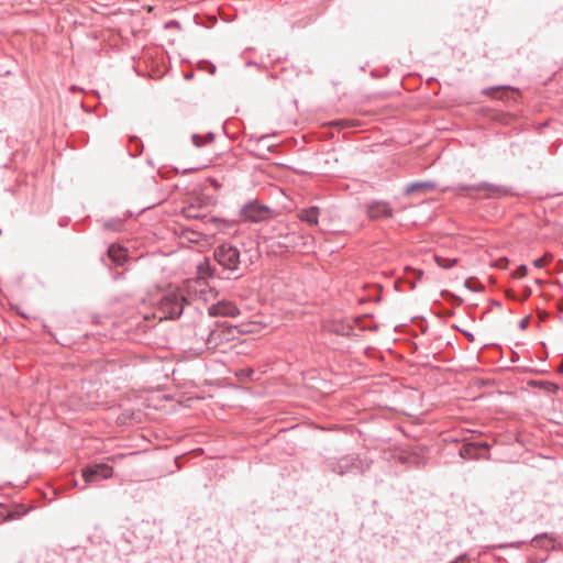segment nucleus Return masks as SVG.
Returning a JSON list of instances; mask_svg holds the SVG:
<instances>
[{"instance_id": "obj_6", "label": "nucleus", "mask_w": 563, "mask_h": 563, "mask_svg": "<svg viewBox=\"0 0 563 563\" xmlns=\"http://www.w3.org/2000/svg\"><path fill=\"white\" fill-rule=\"evenodd\" d=\"M113 474L112 466L108 464H93L88 465L82 470V477L86 484L93 483L99 478H110Z\"/></svg>"}, {"instance_id": "obj_15", "label": "nucleus", "mask_w": 563, "mask_h": 563, "mask_svg": "<svg viewBox=\"0 0 563 563\" xmlns=\"http://www.w3.org/2000/svg\"><path fill=\"white\" fill-rule=\"evenodd\" d=\"M555 539L552 536L542 533L532 539V544L539 549L553 550Z\"/></svg>"}, {"instance_id": "obj_27", "label": "nucleus", "mask_w": 563, "mask_h": 563, "mask_svg": "<svg viewBox=\"0 0 563 563\" xmlns=\"http://www.w3.org/2000/svg\"><path fill=\"white\" fill-rule=\"evenodd\" d=\"M499 267H505L506 265H504V262H500V264H498Z\"/></svg>"}, {"instance_id": "obj_26", "label": "nucleus", "mask_w": 563, "mask_h": 563, "mask_svg": "<svg viewBox=\"0 0 563 563\" xmlns=\"http://www.w3.org/2000/svg\"><path fill=\"white\" fill-rule=\"evenodd\" d=\"M499 262H504V265H507L508 263L507 258H501Z\"/></svg>"}, {"instance_id": "obj_8", "label": "nucleus", "mask_w": 563, "mask_h": 563, "mask_svg": "<svg viewBox=\"0 0 563 563\" xmlns=\"http://www.w3.org/2000/svg\"><path fill=\"white\" fill-rule=\"evenodd\" d=\"M367 216L372 220H380L393 217V209L388 202L374 201L367 207Z\"/></svg>"}, {"instance_id": "obj_11", "label": "nucleus", "mask_w": 563, "mask_h": 563, "mask_svg": "<svg viewBox=\"0 0 563 563\" xmlns=\"http://www.w3.org/2000/svg\"><path fill=\"white\" fill-rule=\"evenodd\" d=\"M483 450H488V445L486 443H466L460 449V455L463 459L474 460L481 456L479 451Z\"/></svg>"}, {"instance_id": "obj_10", "label": "nucleus", "mask_w": 563, "mask_h": 563, "mask_svg": "<svg viewBox=\"0 0 563 563\" xmlns=\"http://www.w3.org/2000/svg\"><path fill=\"white\" fill-rule=\"evenodd\" d=\"M207 286L208 285H207V282L205 280V278L199 277L196 279L187 280L184 285V288L180 289L179 291H183V294L187 292V295L189 297V298H187V301H188L189 299H192L196 296L202 297L205 295Z\"/></svg>"}, {"instance_id": "obj_3", "label": "nucleus", "mask_w": 563, "mask_h": 563, "mask_svg": "<svg viewBox=\"0 0 563 563\" xmlns=\"http://www.w3.org/2000/svg\"><path fill=\"white\" fill-rule=\"evenodd\" d=\"M187 297L183 291H170L166 294L159 301L158 311L161 319H177L184 311Z\"/></svg>"}, {"instance_id": "obj_13", "label": "nucleus", "mask_w": 563, "mask_h": 563, "mask_svg": "<svg viewBox=\"0 0 563 563\" xmlns=\"http://www.w3.org/2000/svg\"><path fill=\"white\" fill-rule=\"evenodd\" d=\"M20 506L11 507L5 504H0V523L5 520H14L21 518L24 512L19 511Z\"/></svg>"}, {"instance_id": "obj_14", "label": "nucleus", "mask_w": 563, "mask_h": 563, "mask_svg": "<svg viewBox=\"0 0 563 563\" xmlns=\"http://www.w3.org/2000/svg\"><path fill=\"white\" fill-rule=\"evenodd\" d=\"M298 218L308 223L309 225H317L318 224V218H319V208L318 207H310L307 209H302L298 213Z\"/></svg>"}, {"instance_id": "obj_19", "label": "nucleus", "mask_w": 563, "mask_h": 563, "mask_svg": "<svg viewBox=\"0 0 563 563\" xmlns=\"http://www.w3.org/2000/svg\"><path fill=\"white\" fill-rule=\"evenodd\" d=\"M220 342V333L217 330H211L208 339H207V345L209 349L216 347Z\"/></svg>"}, {"instance_id": "obj_17", "label": "nucleus", "mask_w": 563, "mask_h": 563, "mask_svg": "<svg viewBox=\"0 0 563 563\" xmlns=\"http://www.w3.org/2000/svg\"><path fill=\"white\" fill-rule=\"evenodd\" d=\"M108 255L115 264L122 265L126 258V250L119 245L112 244L108 249Z\"/></svg>"}, {"instance_id": "obj_21", "label": "nucleus", "mask_w": 563, "mask_h": 563, "mask_svg": "<svg viewBox=\"0 0 563 563\" xmlns=\"http://www.w3.org/2000/svg\"><path fill=\"white\" fill-rule=\"evenodd\" d=\"M552 260V255L545 254L543 257L537 258L533 261V265L537 268H542L547 265L549 261Z\"/></svg>"}, {"instance_id": "obj_16", "label": "nucleus", "mask_w": 563, "mask_h": 563, "mask_svg": "<svg viewBox=\"0 0 563 563\" xmlns=\"http://www.w3.org/2000/svg\"><path fill=\"white\" fill-rule=\"evenodd\" d=\"M483 93L489 97L505 99L508 98L509 93H515L514 89L510 87H489L483 90Z\"/></svg>"}, {"instance_id": "obj_9", "label": "nucleus", "mask_w": 563, "mask_h": 563, "mask_svg": "<svg viewBox=\"0 0 563 563\" xmlns=\"http://www.w3.org/2000/svg\"><path fill=\"white\" fill-rule=\"evenodd\" d=\"M210 316L238 317L240 309L231 301H220L209 307Z\"/></svg>"}, {"instance_id": "obj_5", "label": "nucleus", "mask_w": 563, "mask_h": 563, "mask_svg": "<svg viewBox=\"0 0 563 563\" xmlns=\"http://www.w3.org/2000/svg\"><path fill=\"white\" fill-rule=\"evenodd\" d=\"M240 214L246 221L262 222L269 218L271 210L266 206L251 201L241 209Z\"/></svg>"}, {"instance_id": "obj_23", "label": "nucleus", "mask_w": 563, "mask_h": 563, "mask_svg": "<svg viewBox=\"0 0 563 563\" xmlns=\"http://www.w3.org/2000/svg\"><path fill=\"white\" fill-rule=\"evenodd\" d=\"M201 64H205L206 65V69L211 74V75H214L216 74V66L209 62H202Z\"/></svg>"}, {"instance_id": "obj_1", "label": "nucleus", "mask_w": 563, "mask_h": 563, "mask_svg": "<svg viewBox=\"0 0 563 563\" xmlns=\"http://www.w3.org/2000/svg\"><path fill=\"white\" fill-rule=\"evenodd\" d=\"M209 203H212L211 198H207L206 200L196 198L194 202L184 208V216L188 219H206V229L211 234H214L216 232H227L232 229L235 224L234 221L214 217L207 218L205 213L200 212L201 207Z\"/></svg>"}, {"instance_id": "obj_2", "label": "nucleus", "mask_w": 563, "mask_h": 563, "mask_svg": "<svg viewBox=\"0 0 563 563\" xmlns=\"http://www.w3.org/2000/svg\"><path fill=\"white\" fill-rule=\"evenodd\" d=\"M453 191L457 195H465L472 198L479 197V194H483V197L485 198H497L508 194V189L506 187L489 183H479L476 185H459L453 188Z\"/></svg>"}, {"instance_id": "obj_7", "label": "nucleus", "mask_w": 563, "mask_h": 563, "mask_svg": "<svg viewBox=\"0 0 563 563\" xmlns=\"http://www.w3.org/2000/svg\"><path fill=\"white\" fill-rule=\"evenodd\" d=\"M331 471L340 476L349 473L361 472V462L352 456L346 455L331 464Z\"/></svg>"}, {"instance_id": "obj_12", "label": "nucleus", "mask_w": 563, "mask_h": 563, "mask_svg": "<svg viewBox=\"0 0 563 563\" xmlns=\"http://www.w3.org/2000/svg\"><path fill=\"white\" fill-rule=\"evenodd\" d=\"M437 185L434 181L431 180H424V181H415L406 186L405 188V195H415L418 192L427 194L430 191H433L435 189Z\"/></svg>"}, {"instance_id": "obj_20", "label": "nucleus", "mask_w": 563, "mask_h": 563, "mask_svg": "<svg viewBox=\"0 0 563 563\" xmlns=\"http://www.w3.org/2000/svg\"><path fill=\"white\" fill-rule=\"evenodd\" d=\"M435 262L442 268H450L456 263V260L455 258H446V257H442V256H435Z\"/></svg>"}, {"instance_id": "obj_25", "label": "nucleus", "mask_w": 563, "mask_h": 563, "mask_svg": "<svg viewBox=\"0 0 563 563\" xmlns=\"http://www.w3.org/2000/svg\"><path fill=\"white\" fill-rule=\"evenodd\" d=\"M464 334L470 339V340H474V336L473 334L468 333V332H464Z\"/></svg>"}, {"instance_id": "obj_24", "label": "nucleus", "mask_w": 563, "mask_h": 563, "mask_svg": "<svg viewBox=\"0 0 563 563\" xmlns=\"http://www.w3.org/2000/svg\"><path fill=\"white\" fill-rule=\"evenodd\" d=\"M528 325V319H523L521 322H520V328L521 329H526Z\"/></svg>"}, {"instance_id": "obj_22", "label": "nucleus", "mask_w": 563, "mask_h": 563, "mask_svg": "<svg viewBox=\"0 0 563 563\" xmlns=\"http://www.w3.org/2000/svg\"><path fill=\"white\" fill-rule=\"evenodd\" d=\"M527 274V266L526 265H520L516 272L514 273V277L515 278H522L525 277Z\"/></svg>"}, {"instance_id": "obj_18", "label": "nucleus", "mask_w": 563, "mask_h": 563, "mask_svg": "<svg viewBox=\"0 0 563 563\" xmlns=\"http://www.w3.org/2000/svg\"><path fill=\"white\" fill-rule=\"evenodd\" d=\"M191 140L195 146L200 147L202 144L213 141V133H208L205 137H201L198 134H194Z\"/></svg>"}, {"instance_id": "obj_4", "label": "nucleus", "mask_w": 563, "mask_h": 563, "mask_svg": "<svg viewBox=\"0 0 563 563\" xmlns=\"http://www.w3.org/2000/svg\"><path fill=\"white\" fill-rule=\"evenodd\" d=\"M216 261L229 271H236L244 262L240 249L231 243H223L214 250Z\"/></svg>"}]
</instances>
